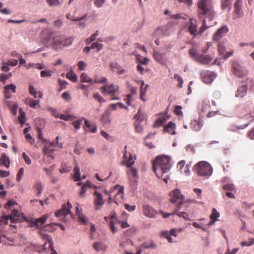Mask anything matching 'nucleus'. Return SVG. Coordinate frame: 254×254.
<instances>
[{
    "label": "nucleus",
    "mask_w": 254,
    "mask_h": 254,
    "mask_svg": "<svg viewBox=\"0 0 254 254\" xmlns=\"http://www.w3.org/2000/svg\"><path fill=\"white\" fill-rule=\"evenodd\" d=\"M153 57L155 61L163 65H166L168 60L166 53L159 51H154Z\"/></svg>",
    "instance_id": "9"
},
{
    "label": "nucleus",
    "mask_w": 254,
    "mask_h": 254,
    "mask_svg": "<svg viewBox=\"0 0 254 254\" xmlns=\"http://www.w3.org/2000/svg\"><path fill=\"white\" fill-rule=\"evenodd\" d=\"M127 146L126 145L124 147V160L122 162L121 164L125 165L127 167H130L133 165L136 158L135 156H133L131 153H127Z\"/></svg>",
    "instance_id": "8"
},
{
    "label": "nucleus",
    "mask_w": 254,
    "mask_h": 254,
    "mask_svg": "<svg viewBox=\"0 0 254 254\" xmlns=\"http://www.w3.org/2000/svg\"><path fill=\"white\" fill-rule=\"evenodd\" d=\"M232 0H221V7L223 9H225L229 7V10H230V5Z\"/></svg>",
    "instance_id": "39"
},
{
    "label": "nucleus",
    "mask_w": 254,
    "mask_h": 254,
    "mask_svg": "<svg viewBox=\"0 0 254 254\" xmlns=\"http://www.w3.org/2000/svg\"><path fill=\"white\" fill-rule=\"evenodd\" d=\"M29 93L35 98L37 97V92L33 86L30 85L29 88Z\"/></svg>",
    "instance_id": "62"
},
{
    "label": "nucleus",
    "mask_w": 254,
    "mask_h": 254,
    "mask_svg": "<svg viewBox=\"0 0 254 254\" xmlns=\"http://www.w3.org/2000/svg\"><path fill=\"white\" fill-rule=\"evenodd\" d=\"M62 98L66 101H70L71 99L70 95L67 92H64L62 94Z\"/></svg>",
    "instance_id": "61"
},
{
    "label": "nucleus",
    "mask_w": 254,
    "mask_h": 254,
    "mask_svg": "<svg viewBox=\"0 0 254 254\" xmlns=\"http://www.w3.org/2000/svg\"><path fill=\"white\" fill-rule=\"evenodd\" d=\"M170 201L172 203H176L177 206L173 211L176 214L181 209L185 200V196L179 189H175L169 193Z\"/></svg>",
    "instance_id": "4"
},
{
    "label": "nucleus",
    "mask_w": 254,
    "mask_h": 254,
    "mask_svg": "<svg viewBox=\"0 0 254 254\" xmlns=\"http://www.w3.org/2000/svg\"><path fill=\"white\" fill-rule=\"evenodd\" d=\"M93 248L97 252L105 251L107 246L102 243H95L93 245Z\"/></svg>",
    "instance_id": "32"
},
{
    "label": "nucleus",
    "mask_w": 254,
    "mask_h": 254,
    "mask_svg": "<svg viewBox=\"0 0 254 254\" xmlns=\"http://www.w3.org/2000/svg\"><path fill=\"white\" fill-rule=\"evenodd\" d=\"M59 118L64 121H73L76 118L71 115H64L62 114L60 115Z\"/></svg>",
    "instance_id": "42"
},
{
    "label": "nucleus",
    "mask_w": 254,
    "mask_h": 254,
    "mask_svg": "<svg viewBox=\"0 0 254 254\" xmlns=\"http://www.w3.org/2000/svg\"><path fill=\"white\" fill-rule=\"evenodd\" d=\"M185 165V162L184 160L180 161L178 164H177V168L179 169V170L181 171V173H183L184 171L183 169Z\"/></svg>",
    "instance_id": "59"
},
{
    "label": "nucleus",
    "mask_w": 254,
    "mask_h": 254,
    "mask_svg": "<svg viewBox=\"0 0 254 254\" xmlns=\"http://www.w3.org/2000/svg\"><path fill=\"white\" fill-rule=\"evenodd\" d=\"M234 14L236 15V18H240L243 15V11L242 7H234Z\"/></svg>",
    "instance_id": "41"
},
{
    "label": "nucleus",
    "mask_w": 254,
    "mask_h": 254,
    "mask_svg": "<svg viewBox=\"0 0 254 254\" xmlns=\"http://www.w3.org/2000/svg\"><path fill=\"white\" fill-rule=\"evenodd\" d=\"M101 90L102 93L104 94H108L113 97L118 92L119 87L117 85H115L113 84L110 85L106 84L101 88Z\"/></svg>",
    "instance_id": "10"
},
{
    "label": "nucleus",
    "mask_w": 254,
    "mask_h": 254,
    "mask_svg": "<svg viewBox=\"0 0 254 254\" xmlns=\"http://www.w3.org/2000/svg\"><path fill=\"white\" fill-rule=\"evenodd\" d=\"M220 216L219 213L216 210L215 208H213L212 212L210 215V218L211 221L209 223L210 225H212L216 220L217 218Z\"/></svg>",
    "instance_id": "31"
},
{
    "label": "nucleus",
    "mask_w": 254,
    "mask_h": 254,
    "mask_svg": "<svg viewBox=\"0 0 254 254\" xmlns=\"http://www.w3.org/2000/svg\"><path fill=\"white\" fill-rule=\"evenodd\" d=\"M210 105L208 99H204L202 100L198 107L199 114L201 117L203 116L205 113L209 111Z\"/></svg>",
    "instance_id": "12"
},
{
    "label": "nucleus",
    "mask_w": 254,
    "mask_h": 254,
    "mask_svg": "<svg viewBox=\"0 0 254 254\" xmlns=\"http://www.w3.org/2000/svg\"><path fill=\"white\" fill-rule=\"evenodd\" d=\"M137 61L140 64L146 65L148 64L149 60L146 58H137Z\"/></svg>",
    "instance_id": "58"
},
{
    "label": "nucleus",
    "mask_w": 254,
    "mask_h": 254,
    "mask_svg": "<svg viewBox=\"0 0 254 254\" xmlns=\"http://www.w3.org/2000/svg\"><path fill=\"white\" fill-rule=\"evenodd\" d=\"M66 77L72 82H75L77 80V76L72 70L66 73Z\"/></svg>",
    "instance_id": "40"
},
{
    "label": "nucleus",
    "mask_w": 254,
    "mask_h": 254,
    "mask_svg": "<svg viewBox=\"0 0 254 254\" xmlns=\"http://www.w3.org/2000/svg\"><path fill=\"white\" fill-rule=\"evenodd\" d=\"M194 172L199 176L209 177L212 173L211 166L206 161H200L194 166Z\"/></svg>",
    "instance_id": "3"
},
{
    "label": "nucleus",
    "mask_w": 254,
    "mask_h": 254,
    "mask_svg": "<svg viewBox=\"0 0 254 254\" xmlns=\"http://www.w3.org/2000/svg\"><path fill=\"white\" fill-rule=\"evenodd\" d=\"M229 29L227 26H223L218 29L214 34L212 39L214 41L218 42L228 32Z\"/></svg>",
    "instance_id": "17"
},
{
    "label": "nucleus",
    "mask_w": 254,
    "mask_h": 254,
    "mask_svg": "<svg viewBox=\"0 0 254 254\" xmlns=\"http://www.w3.org/2000/svg\"><path fill=\"white\" fill-rule=\"evenodd\" d=\"M248 87L246 84H245L240 87H239L237 89V93L236 94V96L237 97L242 98L245 96L247 92Z\"/></svg>",
    "instance_id": "25"
},
{
    "label": "nucleus",
    "mask_w": 254,
    "mask_h": 254,
    "mask_svg": "<svg viewBox=\"0 0 254 254\" xmlns=\"http://www.w3.org/2000/svg\"><path fill=\"white\" fill-rule=\"evenodd\" d=\"M114 190H118V191L114 196V201L115 203L118 204L119 202H121L124 198V187L123 186L116 185L114 187Z\"/></svg>",
    "instance_id": "11"
},
{
    "label": "nucleus",
    "mask_w": 254,
    "mask_h": 254,
    "mask_svg": "<svg viewBox=\"0 0 254 254\" xmlns=\"http://www.w3.org/2000/svg\"><path fill=\"white\" fill-rule=\"evenodd\" d=\"M175 125L174 123L170 122L168 124L164 127V130L165 132H169L172 135L176 134V132L175 131Z\"/></svg>",
    "instance_id": "24"
},
{
    "label": "nucleus",
    "mask_w": 254,
    "mask_h": 254,
    "mask_svg": "<svg viewBox=\"0 0 254 254\" xmlns=\"http://www.w3.org/2000/svg\"><path fill=\"white\" fill-rule=\"evenodd\" d=\"M94 98L98 101L99 103L104 102L105 101L104 98L100 95L98 93H96L93 95Z\"/></svg>",
    "instance_id": "55"
},
{
    "label": "nucleus",
    "mask_w": 254,
    "mask_h": 254,
    "mask_svg": "<svg viewBox=\"0 0 254 254\" xmlns=\"http://www.w3.org/2000/svg\"><path fill=\"white\" fill-rule=\"evenodd\" d=\"M94 195H95V196L94 200L95 209H100L105 202L102 197V195L101 193L98 192L97 191H95V192H94Z\"/></svg>",
    "instance_id": "16"
},
{
    "label": "nucleus",
    "mask_w": 254,
    "mask_h": 254,
    "mask_svg": "<svg viewBox=\"0 0 254 254\" xmlns=\"http://www.w3.org/2000/svg\"><path fill=\"white\" fill-rule=\"evenodd\" d=\"M110 67L113 71L116 70L117 73L119 74H123L126 71L117 63H112L110 64Z\"/></svg>",
    "instance_id": "26"
},
{
    "label": "nucleus",
    "mask_w": 254,
    "mask_h": 254,
    "mask_svg": "<svg viewBox=\"0 0 254 254\" xmlns=\"http://www.w3.org/2000/svg\"><path fill=\"white\" fill-rule=\"evenodd\" d=\"M73 39L71 38H68L63 39V46H68L72 44Z\"/></svg>",
    "instance_id": "49"
},
{
    "label": "nucleus",
    "mask_w": 254,
    "mask_h": 254,
    "mask_svg": "<svg viewBox=\"0 0 254 254\" xmlns=\"http://www.w3.org/2000/svg\"><path fill=\"white\" fill-rule=\"evenodd\" d=\"M48 216L47 215H45L42 217L36 219L32 224V226H36L37 227H39L45 223L46 220L48 218Z\"/></svg>",
    "instance_id": "28"
},
{
    "label": "nucleus",
    "mask_w": 254,
    "mask_h": 254,
    "mask_svg": "<svg viewBox=\"0 0 254 254\" xmlns=\"http://www.w3.org/2000/svg\"><path fill=\"white\" fill-rule=\"evenodd\" d=\"M35 189L37 191L38 195H40L43 190V187L40 182H37L34 185Z\"/></svg>",
    "instance_id": "45"
},
{
    "label": "nucleus",
    "mask_w": 254,
    "mask_h": 254,
    "mask_svg": "<svg viewBox=\"0 0 254 254\" xmlns=\"http://www.w3.org/2000/svg\"><path fill=\"white\" fill-rule=\"evenodd\" d=\"M18 119H19L20 123L22 125H23L26 121L25 114L24 112L20 113V115L18 117Z\"/></svg>",
    "instance_id": "64"
},
{
    "label": "nucleus",
    "mask_w": 254,
    "mask_h": 254,
    "mask_svg": "<svg viewBox=\"0 0 254 254\" xmlns=\"http://www.w3.org/2000/svg\"><path fill=\"white\" fill-rule=\"evenodd\" d=\"M82 119L84 120V123L85 125V127H84V129L86 131H90L92 133H95L97 131V127L94 125H91L89 122L85 119V118L82 117Z\"/></svg>",
    "instance_id": "23"
},
{
    "label": "nucleus",
    "mask_w": 254,
    "mask_h": 254,
    "mask_svg": "<svg viewBox=\"0 0 254 254\" xmlns=\"http://www.w3.org/2000/svg\"><path fill=\"white\" fill-rule=\"evenodd\" d=\"M0 165H4L6 168H9L10 166V161L8 157L5 153H2L0 158Z\"/></svg>",
    "instance_id": "27"
},
{
    "label": "nucleus",
    "mask_w": 254,
    "mask_h": 254,
    "mask_svg": "<svg viewBox=\"0 0 254 254\" xmlns=\"http://www.w3.org/2000/svg\"><path fill=\"white\" fill-rule=\"evenodd\" d=\"M143 85H144V82H142V85L140 88V98L142 101H145V100L143 98V96H145V95L146 94V89H147V87L148 86V85H146L145 87L144 88L143 87Z\"/></svg>",
    "instance_id": "46"
},
{
    "label": "nucleus",
    "mask_w": 254,
    "mask_h": 254,
    "mask_svg": "<svg viewBox=\"0 0 254 254\" xmlns=\"http://www.w3.org/2000/svg\"><path fill=\"white\" fill-rule=\"evenodd\" d=\"M91 48L92 49H96L97 51H100L103 48V44L99 42H93L91 45Z\"/></svg>",
    "instance_id": "43"
},
{
    "label": "nucleus",
    "mask_w": 254,
    "mask_h": 254,
    "mask_svg": "<svg viewBox=\"0 0 254 254\" xmlns=\"http://www.w3.org/2000/svg\"><path fill=\"white\" fill-rule=\"evenodd\" d=\"M175 214L177 215L179 217H183L184 219L189 220V215L185 212H178V211Z\"/></svg>",
    "instance_id": "60"
},
{
    "label": "nucleus",
    "mask_w": 254,
    "mask_h": 254,
    "mask_svg": "<svg viewBox=\"0 0 254 254\" xmlns=\"http://www.w3.org/2000/svg\"><path fill=\"white\" fill-rule=\"evenodd\" d=\"M207 28L208 27L206 26V20L205 18H204L202 21V24L198 31V34H201L203 33Z\"/></svg>",
    "instance_id": "48"
},
{
    "label": "nucleus",
    "mask_w": 254,
    "mask_h": 254,
    "mask_svg": "<svg viewBox=\"0 0 254 254\" xmlns=\"http://www.w3.org/2000/svg\"><path fill=\"white\" fill-rule=\"evenodd\" d=\"M143 212L146 216L150 218L154 217L157 214V211L148 205L143 206Z\"/></svg>",
    "instance_id": "19"
},
{
    "label": "nucleus",
    "mask_w": 254,
    "mask_h": 254,
    "mask_svg": "<svg viewBox=\"0 0 254 254\" xmlns=\"http://www.w3.org/2000/svg\"><path fill=\"white\" fill-rule=\"evenodd\" d=\"M135 131L137 133H141L143 130L142 126L140 124V122H135L134 123Z\"/></svg>",
    "instance_id": "44"
},
{
    "label": "nucleus",
    "mask_w": 254,
    "mask_h": 254,
    "mask_svg": "<svg viewBox=\"0 0 254 254\" xmlns=\"http://www.w3.org/2000/svg\"><path fill=\"white\" fill-rule=\"evenodd\" d=\"M171 158L166 156H158L153 164V170L158 178L169 171L171 167Z\"/></svg>",
    "instance_id": "1"
},
{
    "label": "nucleus",
    "mask_w": 254,
    "mask_h": 254,
    "mask_svg": "<svg viewBox=\"0 0 254 254\" xmlns=\"http://www.w3.org/2000/svg\"><path fill=\"white\" fill-rule=\"evenodd\" d=\"M174 78L175 79H176L179 82L178 87L180 88H182V85L183 83V80L182 77L178 74H175Z\"/></svg>",
    "instance_id": "51"
},
{
    "label": "nucleus",
    "mask_w": 254,
    "mask_h": 254,
    "mask_svg": "<svg viewBox=\"0 0 254 254\" xmlns=\"http://www.w3.org/2000/svg\"><path fill=\"white\" fill-rule=\"evenodd\" d=\"M53 34L49 35L50 38H52L53 42L51 44L53 49L56 50H59L62 48L63 46V38L60 35L52 36Z\"/></svg>",
    "instance_id": "13"
},
{
    "label": "nucleus",
    "mask_w": 254,
    "mask_h": 254,
    "mask_svg": "<svg viewBox=\"0 0 254 254\" xmlns=\"http://www.w3.org/2000/svg\"><path fill=\"white\" fill-rule=\"evenodd\" d=\"M22 157L27 165H30L31 164V160L30 157L26 154V153L23 152L22 153Z\"/></svg>",
    "instance_id": "63"
},
{
    "label": "nucleus",
    "mask_w": 254,
    "mask_h": 254,
    "mask_svg": "<svg viewBox=\"0 0 254 254\" xmlns=\"http://www.w3.org/2000/svg\"><path fill=\"white\" fill-rule=\"evenodd\" d=\"M127 168L128 169L127 171V173L129 177L130 176H132L134 178H136L138 177L137 171L135 168L132 167V166Z\"/></svg>",
    "instance_id": "34"
},
{
    "label": "nucleus",
    "mask_w": 254,
    "mask_h": 254,
    "mask_svg": "<svg viewBox=\"0 0 254 254\" xmlns=\"http://www.w3.org/2000/svg\"><path fill=\"white\" fill-rule=\"evenodd\" d=\"M74 178L75 181L81 180L80 169L77 165H76L74 168Z\"/></svg>",
    "instance_id": "38"
},
{
    "label": "nucleus",
    "mask_w": 254,
    "mask_h": 254,
    "mask_svg": "<svg viewBox=\"0 0 254 254\" xmlns=\"http://www.w3.org/2000/svg\"><path fill=\"white\" fill-rule=\"evenodd\" d=\"M16 88V86L13 84H10L5 86L4 87L5 97L7 99H10L11 97L10 90H11L13 93H15Z\"/></svg>",
    "instance_id": "21"
},
{
    "label": "nucleus",
    "mask_w": 254,
    "mask_h": 254,
    "mask_svg": "<svg viewBox=\"0 0 254 254\" xmlns=\"http://www.w3.org/2000/svg\"><path fill=\"white\" fill-rule=\"evenodd\" d=\"M203 121L200 118L193 120L191 123V126L192 129L196 131L200 130L203 126Z\"/></svg>",
    "instance_id": "22"
},
{
    "label": "nucleus",
    "mask_w": 254,
    "mask_h": 254,
    "mask_svg": "<svg viewBox=\"0 0 254 254\" xmlns=\"http://www.w3.org/2000/svg\"><path fill=\"white\" fill-rule=\"evenodd\" d=\"M83 120L82 118H81L79 120H76L72 122V125L75 129H78L80 128L81 121Z\"/></svg>",
    "instance_id": "52"
},
{
    "label": "nucleus",
    "mask_w": 254,
    "mask_h": 254,
    "mask_svg": "<svg viewBox=\"0 0 254 254\" xmlns=\"http://www.w3.org/2000/svg\"><path fill=\"white\" fill-rule=\"evenodd\" d=\"M53 72L52 70H42L41 71L40 75L42 77L51 76Z\"/></svg>",
    "instance_id": "50"
},
{
    "label": "nucleus",
    "mask_w": 254,
    "mask_h": 254,
    "mask_svg": "<svg viewBox=\"0 0 254 254\" xmlns=\"http://www.w3.org/2000/svg\"><path fill=\"white\" fill-rule=\"evenodd\" d=\"M232 69L233 73L238 77H242L245 75L243 68L239 64H233Z\"/></svg>",
    "instance_id": "20"
},
{
    "label": "nucleus",
    "mask_w": 254,
    "mask_h": 254,
    "mask_svg": "<svg viewBox=\"0 0 254 254\" xmlns=\"http://www.w3.org/2000/svg\"><path fill=\"white\" fill-rule=\"evenodd\" d=\"M197 14L200 18L209 17L212 20L214 16V11L210 0H199L197 3Z\"/></svg>",
    "instance_id": "2"
},
{
    "label": "nucleus",
    "mask_w": 254,
    "mask_h": 254,
    "mask_svg": "<svg viewBox=\"0 0 254 254\" xmlns=\"http://www.w3.org/2000/svg\"><path fill=\"white\" fill-rule=\"evenodd\" d=\"M80 78L81 82L91 83V82H93V79L89 77L88 75L84 72L81 74Z\"/></svg>",
    "instance_id": "35"
},
{
    "label": "nucleus",
    "mask_w": 254,
    "mask_h": 254,
    "mask_svg": "<svg viewBox=\"0 0 254 254\" xmlns=\"http://www.w3.org/2000/svg\"><path fill=\"white\" fill-rule=\"evenodd\" d=\"M43 151L45 154H48L50 153H53L54 151V149L51 148L48 146L45 145L43 149Z\"/></svg>",
    "instance_id": "53"
},
{
    "label": "nucleus",
    "mask_w": 254,
    "mask_h": 254,
    "mask_svg": "<svg viewBox=\"0 0 254 254\" xmlns=\"http://www.w3.org/2000/svg\"><path fill=\"white\" fill-rule=\"evenodd\" d=\"M216 74L212 71H205L201 73V77L202 81L205 83H210L216 77Z\"/></svg>",
    "instance_id": "15"
},
{
    "label": "nucleus",
    "mask_w": 254,
    "mask_h": 254,
    "mask_svg": "<svg viewBox=\"0 0 254 254\" xmlns=\"http://www.w3.org/2000/svg\"><path fill=\"white\" fill-rule=\"evenodd\" d=\"M107 82V79L105 77H101L100 78L97 77V76H95L93 79V82H91V84L95 83H104Z\"/></svg>",
    "instance_id": "37"
},
{
    "label": "nucleus",
    "mask_w": 254,
    "mask_h": 254,
    "mask_svg": "<svg viewBox=\"0 0 254 254\" xmlns=\"http://www.w3.org/2000/svg\"><path fill=\"white\" fill-rule=\"evenodd\" d=\"M24 174V169L23 168H21L17 174L16 176V180L17 182H20L21 180L22 176H23Z\"/></svg>",
    "instance_id": "56"
},
{
    "label": "nucleus",
    "mask_w": 254,
    "mask_h": 254,
    "mask_svg": "<svg viewBox=\"0 0 254 254\" xmlns=\"http://www.w3.org/2000/svg\"><path fill=\"white\" fill-rule=\"evenodd\" d=\"M76 215L78 217V221L82 224H86L87 222L86 218L84 217L81 210L79 209V205L76 207Z\"/></svg>",
    "instance_id": "29"
},
{
    "label": "nucleus",
    "mask_w": 254,
    "mask_h": 254,
    "mask_svg": "<svg viewBox=\"0 0 254 254\" xmlns=\"http://www.w3.org/2000/svg\"><path fill=\"white\" fill-rule=\"evenodd\" d=\"M40 102L39 100H33L30 98H27L25 100V103L29 106L31 108H35Z\"/></svg>",
    "instance_id": "30"
},
{
    "label": "nucleus",
    "mask_w": 254,
    "mask_h": 254,
    "mask_svg": "<svg viewBox=\"0 0 254 254\" xmlns=\"http://www.w3.org/2000/svg\"><path fill=\"white\" fill-rule=\"evenodd\" d=\"M188 31L190 34L193 35L194 37L196 36L198 34V31L197 30V21L195 19L190 18V19Z\"/></svg>",
    "instance_id": "18"
},
{
    "label": "nucleus",
    "mask_w": 254,
    "mask_h": 254,
    "mask_svg": "<svg viewBox=\"0 0 254 254\" xmlns=\"http://www.w3.org/2000/svg\"><path fill=\"white\" fill-rule=\"evenodd\" d=\"M16 204V202L15 201L13 200H9L5 204L4 206V207L6 209H11L12 211V213L11 215H8L6 216H3L1 217L0 219V225H3V224H7L8 222L7 221L8 220H11L12 221H13L15 219H17V218L19 215V211L16 209H13V206Z\"/></svg>",
    "instance_id": "5"
},
{
    "label": "nucleus",
    "mask_w": 254,
    "mask_h": 254,
    "mask_svg": "<svg viewBox=\"0 0 254 254\" xmlns=\"http://www.w3.org/2000/svg\"><path fill=\"white\" fill-rule=\"evenodd\" d=\"M223 188L224 190L232 191L234 190L235 187H234V185L232 184H225L223 186Z\"/></svg>",
    "instance_id": "57"
},
{
    "label": "nucleus",
    "mask_w": 254,
    "mask_h": 254,
    "mask_svg": "<svg viewBox=\"0 0 254 254\" xmlns=\"http://www.w3.org/2000/svg\"><path fill=\"white\" fill-rule=\"evenodd\" d=\"M110 112L109 110H107L102 116L101 121L103 124H106L110 123L109 115Z\"/></svg>",
    "instance_id": "33"
},
{
    "label": "nucleus",
    "mask_w": 254,
    "mask_h": 254,
    "mask_svg": "<svg viewBox=\"0 0 254 254\" xmlns=\"http://www.w3.org/2000/svg\"><path fill=\"white\" fill-rule=\"evenodd\" d=\"M141 247L142 249L154 248L155 245L152 242L149 244L145 243L141 245Z\"/></svg>",
    "instance_id": "54"
},
{
    "label": "nucleus",
    "mask_w": 254,
    "mask_h": 254,
    "mask_svg": "<svg viewBox=\"0 0 254 254\" xmlns=\"http://www.w3.org/2000/svg\"><path fill=\"white\" fill-rule=\"evenodd\" d=\"M46 1L51 6H56L61 4L59 0H46Z\"/></svg>",
    "instance_id": "47"
},
{
    "label": "nucleus",
    "mask_w": 254,
    "mask_h": 254,
    "mask_svg": "<svg viewBox=\"0 0 254 254\" xmlns=\"http://www.w3.org/2000/svg\"><path fill=\"white\" fill-rule=\"evenodd\" d=\"M189 54L196 62L202 64H207L212 60V58L209 55L199 54L194 48L189 50Z\"/></svg>",
    "instance_id": "6"
},
{
    "label": "nucleus",
    "mask_w": 254,
    "mask_h": 254,
    "mask_svg": "<svg viewBox=\"0 0 254 254\" xmlns=\"http://www.w3.org/2000/svg\"><path fill=\"white\" fill-rule=\"evenodd\" d=\"M144 118V114L142 112L140 109H139L137 113L135 115L134 119L135 122H142Z\"/></svg>",
    "instance_id": "36"
},
{
    "label": "nucleus",
    "mask_w": 254,
    "mask_h": 254,
    "mask_svg": "<svg viewBox=\"0 0 254 254\" xmlns=\"http://www.w3.org/2000/svg\"><path fill=\"white\" fill-rule=\"evenodd\" d=\"M71 207V204L69 202H68L66 204H63L60 210L55 212V216L57 217H60L67 215L68 214L70 213Z\"/></svg>",
    "instance_id": "14"
},
{
    "label": "nucleus",
    "mask_w": 254,
    "mask_h": 254,
    "mask_svg": "<svg viewBox=\"0 0 254 254\" xmlns=\"http://www.w3.org/2000/svg\"><path fill=\"white\" fill-rule=\"evenodd\" d=\"M41 237L45 241L43 245V249L46 251H51V254H57L56 251L54 250V243L52 241L51 237L45 233H41Z\"/></svg>",
    "instance_id": "7"
}]
</instances>
